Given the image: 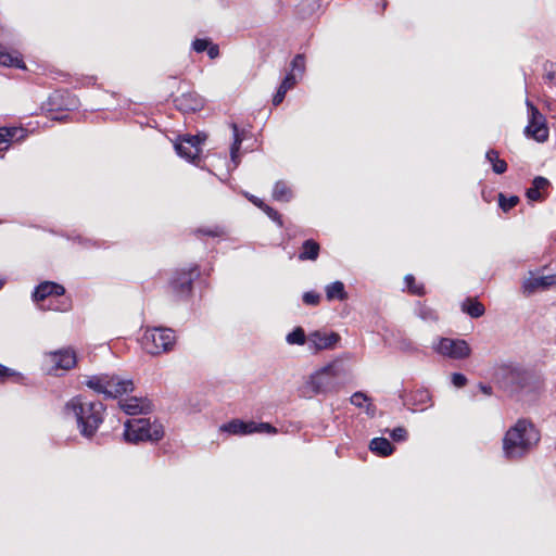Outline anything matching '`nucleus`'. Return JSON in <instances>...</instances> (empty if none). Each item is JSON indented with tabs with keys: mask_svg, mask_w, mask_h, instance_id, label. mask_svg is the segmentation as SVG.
I'll return each instance as SVG.
<instances>
[{
	"mask_svg": "<svg viewBox=\"0 0 556 556\" xmlns=\"http://www.w3.org/2000/svg\"><path fill=\"white\" fill-rule=\"evenodd\" d=\"M494 381L509 397L518 401L533 395L539 390L535 375L519 364H502L495 368Z\"/></svg>",
	"mask_w": 556,
	"mask_h": 556,
	"instance_id": "nucleus-1",
	"label": "nucleus"
},
{
	"mask_svg": "<svg viewBox=\"0 0 556 556\" xmlns=\"http://www.w3.org/2000/svg\"><path fill=\"white\" fill-rule=\"evenodd\" d=\"M541 440L535 425L526 418L517 420L503 438V454L507 460L516 462L530 454Z\"/></svg>",
	"mask_w": 556,
	"mask_h": 556,
	"instance_id": "nucleus-2",
	"label": "nucleus"
},
{
	"mask_svg": "<svg viewBox=\"0 0 556 556\" xmlns=\"http://www.w3.org/2000/svg\"><path fill=\"white\" fill-rule=\"evenodd\" d=\"M65 409L75 416L79 433L90 439L103 422L105 406L100 401L84 402L80 396H75L66 403Z\"/></svg>",
	"mask_w": 556,
	"mask_h": 556,
	"instance_id": "nucleus-3",
	"label": "nucleus"
},
{
	"mask_svg": "<svg viewBox=\"0 0 556 556\" xmlns=\"http://www.w3.org/2000/svg\"><path fill=\"white\" fill-rule=\"evenodd\" d=\"M339 367L336 364H329L315 374L301 387L300 395L303 397H313L316 394H327L336 392L342 386L339 377Z\"/></svg>",
	"mask_w": 556,
	"mask_h": 556,
	"instance_id": "nucleus-4",
	"label": "nucleus"
},
{
	"mask_svg": "<svg viewBox=\"0 0 556 556\" xmlns=\"http://www.w3.org/2000/svg\"><path fill=\"white\" fill-rule=\"evenodd\" d=\"M86 386L105 399H117L134 390V383L128 379H121L116 375L100 374L89 377Z\"/></svg>",
	"mask_w": 556,
	"mask_h": 556,
	"instance_id": "nucleus-5",
	"label": "nucleus"
},
{
	"mask_svg": "<svg viewBox=\"0 0 556 556\" xmlns=\"http://www.w3.org/2000/svg\"><path fill=\"white\" fill-rule=\"evenodd\" d=\"M163 426L156 420L151 421L149 418H139L127 420L125 422L124 439L126 442H157L163 438Z\"/></svg>",
	"mask_w": 556,
	"mask_h": 556,
	"instance_id": "nucleus-6",
	"label": "nucleus"
},
{
	"mask_svg": "<svg viewBox=\"0 0 556 556\" xmlns=\"http://www.w3.org/2000/svg\"><path fill=\"white\" fill-rule=\"evenodd\" d=\"M176 343L175 332L170 328L155 327L144 332L142 344L151 355L169 352Z\"/></svg>",
	"mask_w": 556,
	"mask_h": 556,
	"instance_id": "nucleus-7",
	"label": "nucleus"
},
{
	"mask_svg": "<svg viewBox=\"0 0 556 556\" xmlns=\"http://www.w3.org/2000/svg\"><path fill=\"white\" fill-rule=\"evenodd\" d=\"M200 276L199 266L194 265L189 269L176 270L170 280L169 287L178 299H187L193 288V281Z\"/></svg>",
	"mask_w": 556,
	"mask_h": 556,
	"instance_id": "nucleus-8",
	"label": "nucleus"
},
{
	"mask_svg": "<svg viewBox=\"0 0 556 556\" xmlns=\"http://www.w3.org/2000/svg\"><path fill=\"white\" fill-rule=\"evenodd\" d=\"M206 135H184L179 136L175 143V151L187 161L197 164L200 162L201 144L205 141Z\"/></svg>",
	"mask_w": 556,
	"mask_h": 556,
	"instance_id": "nucleus-9",
	"label": "nucleus"
},
{
	"mask_svg": "<svg viewBox=\"0 0 556 556\" xmlns=\"http://www.w3.org/2000/svg\"><path fill=\"white\" fill-rule=\"evenodd\" d=\"M526 104L529 116V123L525 128L526 136L538 142H545L548 139V128L544 115L531 101L527 100Z\"/></svg>",
	"mask_w": 556,
	"mask_h": 556,
	"instance_id": "nucleus-10",
	"label": "nucleus"
},
{
	"mask_svg": "<svg viewBox=\"0 0 556 556\" xmlns=\"http://www.w3.org/2000/svg\"><path fill=\"white\" fill-rule=\"evenodd\" d=\"M433 350L452 359H465L471 354V349L464 339L440 338Z\"/></svg>",
	"mask_w": 556,
	"mask_h": 556,
	"instance_id": "nucleus-11",
	"label": "nucleus"
},
{
	"mask_svg": "<svg viewBox=\"0 0 556 556\" xmlns=\"http://www.w3.org/2000/svg\"><path fill=\"white\" fill-rule=\"evenodd\" d=\"M339 340L340 336L337 332L326 333L316 330L307 336L308 348L315 352L332 349Z\"/></svg>",
	"mask_w": 556,
	"mask_h": 556,
	"instance_id": "nucleus-12",
	"label": "nucleus"
},
{
	"mask_svg": "<svg viewBox=\"0 0 556 556\" xmlns=\"http://www.w3.org/2000/svg\"><path fill=\"white\" fill-rule=\"evenodd\" d=\"M65 288L54 281H42L34 290L31 298L37 304L54 296H63Z\"/></svg>",
	"mask_w": 556,
	"mask_h": 556,
	"instance_id": "nucleus-13",
	"label": "nucleus"
},
{
	"mask_svg": "<svg viewBox=\"0 0 556 556\" xmlns=\"http://www.w3.org/2000/svg\"><path fill=\"white\" fill-rule=\"evenodd\" d=\"M174 105L182 113H191L202 110L204 100L195 92H186L174 99Z\"/></svg>",
	"mask_w": 556,
	"mask_h": 556,
	"instance_id": "nucleus-14",
	"label": "nucleus"
},
{
	"mask_svg": "<svg viewBox=\"0 0 556 556\" xmlns=\"http://www.w3.org/2000/svg\"><path fill=\"white\" fill-rule=\"evenodd\" d=\"M118 405L127 415L148 414L152 410V403L147 397L131 396L121 400Z\"/></svg>",
	"mask_w": 556,
	"mask_h": 556,
	"instance_id": "nucleus-15",
	"label": "nucleus"
},
{
	"mask_svg": "<svg viewBox=\"0 0 556 556\" xmlns=\"http://www.w3.org/2000/svg\"><path fill=\"white\" fill-rule=\"evenodd\" d=\"M50 356L55 367L63 370L72 369L77 363L76 352L71 348L51 352Z\"/></svg>",
	"mask_w": 556,
	"mask_h": 556,
	"instance_id": "nucleus-16",
	"label": "nucleus"
},
{
	"mask_svg": "<svg viewBox=\"0 0 556 556\" xmlns=\"http://www.w3.org/2000/svg\"><path fill=\"white\" fill-rule=\"evenodd\" d=\"M551 187V182L547 178L536 176L532 180V185L526 191V197L530 201L543 202L547 197V189Z\"/></svg>",
	"mask_w": 556,
	"mask_h": 556,
	"instance_id": "nucleus-17",
	"label": "nucleus"
},
{
	"mask_svg": "<svg viewBox=\"0 0 556 556\" xmlns=\"http://www.w3.org/2000/svg\"><path fill=\"white\" fill-rule=\"evenodd\" d=\"M556 285V275H547V276H531L523 281L522 288L523 292L531 294L538 290H546L552 286Z\"/></svg>",
	"mask_w": 556,
	"mask_h": 556,
	"instance_id": "nucleus-18",
	"label": "nucleus"
},
{
	"mask_svg": "<svg viewBox=\"0 0 556 556\" xmlns=\"http://www.w3.org/2000/svg\"><path fill=\"white\" fill-rule=\"evenodd\" d=\"M404 405L413 412H422L431 405V395L426 389L416 390L404 400Z\"/></svg>",
	"mask_w": 556,
	"mask_h": 556,
	"instance_id": "nucleus-19",
	"label": "nucleus"
},
{
	"mask_svg": "<svg viewBox=\"0 0 556 556\" xmlns=\"http://www.w3.org/2000/svg\"><path fill=\"white\" fill-rule=\"evenodd\" d=\"M62 100H63V93H61L60 91H56L52 96L49 97V101H48L47 105H48V111L51 113L50 117L52 121L61 122L67 117V114L63 113V112L68 111L70 105L72 103L63 104Z\"/></svg>",
	"mask_w": 556,
	"mask_h": 556,
	"instance_id": "nucleus-20",
	"label": "nucleus"
},
{
	"mask_svg": "<svg viewBox=\"0 0 556 556\" xmlns=\"http://www.w3.org/2000/svg\"><path fill=\"white\" fill-rule=\"evenodd\" d=\"M255 421H243L241 419H232L220 426V431L235 435H245L255 433Z\"/></svg>",
	"mask_w": 556,
	"mask_h": 556,
	"instance_id": "nucleus-21",
	"label": "nucleus"
},
{
	"mask_svg": "<svg viewBox=\"0 0 556 556\" xmlns=\"http://www.w3.org/2000/svg\"><path fill=\"white\" fill-rule=\"evenodd\" d=\"M369 450L378 456L387 457L393 454L395 447L386 438H374L369 443Z\"/></svg>",
	"mask_w": 556,
	"mask_h": 556,
	"instance_id": "nucleus-22",
	"label": "nucleus"
},
{
	"mask_svg": "<svg viewBox=\"0 0 556 556\" xmlns=\"http://www.w3.org/2000/svg\"><path fill=\"white\" fill-rule=\"evenodd\" d=\"M320 251V245L314 239H307L302 243L299 260L300 261H316Z\"/></svg>",
	"mask_w": 556,
	"mask_h": 556,
	"instance_id": "nucleus-23",
	"label": "nucleus"
},
{
	"mask_svg": "<svg viewBox=\"0 0 556 556\" xmlns=\"http://www.w3.org/2000/svg\"><path fill=\"white\" fill-rule=\"evenodd\" d=\"M462 311L471 318H479L484 315L485 307L475 298H467L462 303Z\"/></svg>",
	"mask_w": 556,
	"mask_h": 556,
	"instance_id": "nucleus-24",
	"label": "nucleus"
},
{
	"mask_svg": "<svg viewBox=\"0 0 556 556\" xmlns=\"http://www.w3.org/2000/svg\"><path fill=\"white\" fill-rule=\"evenodd\" d=\"M325 291L328 301H345L349 298L348 292L345 291L344 283L339 280L331 282L330 285H327Z\"/></svg>",
	"mask_w": 556,
	"mask_h": 556,
	"instance_id": "nucleus-25",
	"label": "nucleus"
},
{
	"mask_svg": "<svg viewBox=\"0 0 556 556\" xmlns=\"http://www.w3.org/2000/svg\"><path fill=\"white\" fill-rule=\"evenodd\" d=\"M292 190L288 187V185L279 180L275 184L273 189V198L279 202H289L292 199Z\"/></svg>",
	"mask_w": 556,
	"mask_h": 556,
	"instance_id": "nucleus-26",
	"label": "nucleus"
},
{
	"mask_svg": "<svg viewBox=\"0 0 556 556\" xmlns=\"http://www.w3.org/2000/svg\"><path fill=\"white\" fill-rule=\"evenodd\" d=\"M485 159L492 164V170L495 174L501 175L507 170V163L500 159L496 150L490 149L485 154Z\"/></svg>",
	"mask_w": 556,
	"mask_h": 556,
	"instance_id": "nucleus-27",
	"label": "nucleus"
},
{
	"mask_svg": "<svg viewBox=\"0 0 556 556\" xmlns=\"http://www.w3.org/2000/svg\"><path fill=\"white\" fill-rule=\"evenodd\" d=\"M10 379L15 383L23 384L25 377L21 372L0 364V382L2 383Z\"/></svg>",
	"mask_w": 556,
	"mask_h": 556,
	"instance_id": "nucleus-28",
	"label": "nucleus"
},
{
	"mask_svg": "<svg viewBox=\"0 0 556 556\" xmlns=\"http://www.w3.org/2000/svg\"><path fill=\"white\" fill-rule=\"evenodd\" d=\"M0 64L9 67L25 68L23 60L13 56L0 46Z\"/></svg>",
	"mask_w": 556,
	"mask_h": 556,
	"instance_id": "nucleus-29",
	"label": "nucleus"
},
{
	"mask_svg": "<svg viewBox=\"0 0 556 556\" xmlns=\"http://www.w3.org/2000/svg\"><path fill=\"white\" fill-rule=\"evenodd\" d=\"M1 134H3L7 139V143L10 146L13 141H18L24 138V128L18 127H2L0 128Z\"/></svg>",
	"mask_w": 556,
	"mask_h": 556,
	"instance_id": "nucleus-30",
	"label": "nucleus"
},
{
	"mask_svg": "<svg viewBox=\"0 0 556 556\" xmlns=\"http://www.w3.org/2000/svg\"><path fill=\"white\" fill-rule=\"evenodd\" d=\"M287 342L291 345L298 344L303 345L307 341V337L305 334V331L302 327H295L291 332L287 334L286 338Z\"/></svg>",
	"mask_w": 556,
	"mask_h": 556,
	"instance_id": "nucleus-31",
	"label": "nucleus"
},
{
	"mask_svg": "<svg viewBox=\"0 0 556 556\" xmlns=\"http://www.w3.org/2000/svg\"><path fill=\"white\" fill-rule=\"evenodd\" d=\"M417 315L425 321H435L439 318L435 309L420 302H418Z\"/></svg>",
	"mask_w": 556,
	"mask_h": 556,
	"instance_id": "nucleus-32",
	"label": "nucleus"
},
{
	"mask_svg": "<svg viewBox=\"0 0 556 556\" xmlns=\"http://www.w3.org/2000/svg\"><path fill=\"white\" fill-rule=\"evenodd\" d=\"M404 281L409 293L418 296L425 295L426 291L424 285H416L415 277L413 275H406Z\"/></svg>",
	"mask_w": 556,
	"mask_h": 556,
	"instance_id": "nucleus-33",
	"label": "nucleus"
},
{
	"mask_svg": "<svg viewBox=\"0 0 556 556\" xmlns=\"http://www.w3.org/2000/svg\"><path fill=\"white\" fill-rule=\"evenodd\" d=\"M519 203V198L517 195L506 197L503 193L498 194V205L504 212H508L513 207H515Z\"/></svg>",
	"mask_w": 556,
	"mask_h": 556,
	"instance_id": "nucleus-34",
	"label": "nucleus"
},
{
	"mask_svg": "<svg viewBox=\"0 0 556 556\" xmlns=\"http://www.w3.org/2000/svg\"><path fill=\"white\" fill-rule=\"evenodd\" d=\"M302 300L306 305L317 306L320 303L321 295L315 291H307L303 293Z\"/></svg>",
	"mask_w": 556,
	"mask_h": 556,
	"instance_id": "nucleus-35",
	"label": "nucleus"
},
{
	"mask_svg": "<svg viewBox=\"0 0 556 556\" xmlns=\"http://www.w3.org/2000/svg\"><path fill=\"white\" fill-rule=\"evenodd\" d=\"M390 437L395 442H403L406 441L408 432L404 427H396L390 431Z\"/></svg>",
	"mask_w": 556,
	"mask_h": 556,
	"instance_id": "nucleus-36",
	"label": "nucleus"
},
{
	"mask_svg": "<svg viewBox=\"0 0 556 556\" xmlns=\"http://www.w3.org/2000/svg\"><path fill=\"white\" fill-rule=\"evenodd\" d=\"M210 45H211V39L197 38L192 42V49L198 53H202V52L206 51V49Z\"/></svg>",
	"mask_w": 556,
	"mask_h": 556,
	"instance_id": "nucleus-37",
	"label": "nucleus"
},
{
	"mask_svg": "<svg viewBox=\"0 0 556 556\" xmlns=\"http://www.w3.org/2000/svg\"><path fill=\"white\" fill-rule=\"evenodd\" d=\"M263 212L266 213V215L273 219L274 222H276L280 227L282 226V218H281V215L278 211H276L274 207L265 204L264 207L262 208Z\"/></svg>",
	"mask_w": 556,
	"mask_h": 556,
	"instance_id": "nucleus-38",
	"label": "nucleus"
},
{
	"mask_svg": "<svg viewBox=\"0 0 556 556\" xmlns=\"http://www.w3.org/2000/svg\"><path fill=\"white\" fill-rule=\"evenodd\" d=\"M350 401L356 407H363L364 402L370 401V397L367 394H365L361 391H357L352 394Z\"/></svg>",
	"mask_w": 556,
	"mask_h": 556,
	"instance_id": "nucleus-39",
	"label": "nucleus"
},
{
	"mask_svg": "<svg viewBox=\"0 0 556 556\" xmlns=\"http://www.w3.org/2000/svg\"><path fill=\"white\" fill-rule=\"evenodd\" d=\"M305 68V58L303 54H296L291 61V72H303Z\"/></svg>",
	"mask_w": 556,
	"mask_h": 556,
	"instance_id": "nucleus-40",
	"label": "nucleus"
},
{
	"mask_svg": "<svg viewBox=\"0 0 556 556\" xmlns=\"http://www.w3.org/2000/svg\"><path fill=\"white\" fill-rule=\"evenodd\" d=\"M255 432L257 433H277V429L268 422H255Z\"/></svg>",
	"mask_w": 556,
	"mask_h": 556,
	"instance_id": "nucleus-41",
	"label": "nucleus"
},
{
	"mask_svg": "<svg viewBox=\"0 0 556 556\" xmlns=\"http://www.w3.org/2000/svg\"><path fill=\"white\" fill-rule=\"evenodd\" d=\"M289 91L285 86L279 85L276 93L273 97V105L278 106L280 103H282L286 93Z\"/></svg>",
	"mask_w": 556,
	"mask_h": 556,
	"instance_id": "nucleus-42",
	"label": "nucleus"
},
{
	"mask_svg": "<svg viewBox=\"0 0 556 556\" xmlns=\"http://www.w3.org/2000/svg\"><path fill=\"white\" fill-rule=\"evenodd\" d=\"M240 148H241V144H237V143H233L231 144L230 147V160L233 164V167L232 168H236L239 163H240V156H239V151H240Z\"/></svg>",
	"mask_w": 556,
	"mask_h": 556,
	"instance_id": "nucleus-43",
	"label": "nucleus"
},
{
	"mask_svg": "<svg viewBox=\"0 0 556 556\" xmlns=\"http://www.w3.org/2000/svg\"><path fill=\"white\" fill-rule=\"evenodd\" d=\"M452 383L456 387V388H463L467 384L468 380L466 378V376L464 374H460V372H454L452 374V379H451Z\"/></svg>",
	"mask_w": 556,
	"mask_h": 556,
	"instance_id": "nucleus-44",
	"label": "nucleus"
},
{
	"mask_svg": "<svg viewBox=\"0 0 556 556\" xmlns=\"http://www.w3.org/2000/svg\"><path fill=\"white\" fill-rule=\"evenodd\" d=\"M296 84L295 75L294 73L290 72L286 75V77L281 81V86H285L287 89H292L294 85Z\"/></svg>",
	"mask_w": 556,
	"mask_h": 556,
	"instance_id": "nucleus-45",
	"label": "nucleus"
},
{
	"mask_svg": "<svg viewBox=\"0 0 556 556\" xmlns=\"http://www.w3.org/2000/svg\"><path fill=\"white\" fill-rule=\"evenodd\" d=\"M231 128L233 132V143L242 144L244 137L243 134L240 131L238 125L236 123H232Z\"/></svg>",
	"mask_w": 556,
	"mask_h": 556,
	"instance_id": "nucleus-46",
	"label": "nucleus"
},
{
	"mask_svg": "<svg viewBox=\"0 0 556 556\" xmlns=\"http://www.w3.org/2000/svg\"><path fill=\"white\" fill-rule=\"evenodd\" d=\"M244 195H245V198H247L250 202H252L255 206H257V207H258V208H261V210H262V208L264 207V205L266 204V203H264V201H263V200H261L260 198H257V197H255V195H253V194L245 193Z\"/></svg>",
	"mask_w": 556,
	"mask_h": 556,
	"instance_id": "nucleus-47",
	"label": "nucleus"
},
{
	"mask_svg": "<svg viewBox=\"0 0 556 556\" xmlns=\"http://www.w3.org/2000/svg\"><path fill=\"white\" fill-rule=\"evenodd\" d=\"M206 52L210 59H215L219 55V47L211 42V45L206 49Z\"/></svg>",
	"mask_w": 556,
	"mask_h": 556,
	"instance_id": "nucleus-48",
	"label": "nucleus"
},
{
	"mask_svg": "<svg viewBox=\"0 0 556 556\" xmlns=\"http://www.w3.org/2000/svg\"><path fill=\"white\" fill-rule=\"evenodd\" d=\"M198 232L202 233L204 236H210V237H217L220 233L218 229H203V228L198 229Z\"/></svg>",
	"mask_w": 556,
	"mask_h": 556,
	"instance_id": "nucleus-49",
	"label": "nucleus"
},
{
	"mask_svg": "<svg viewBox=\"0 0 556 556\" xmlns=\"http://www.w3.org/2000/svg\"><path fill=\"white\" fill-rule=\"evenodd\" d=\"M478 387H479L480 391H481L483 394H485V395H492V393H493V388H492L490 384H485V383L480 382Z\"/></svg>",
	"mask_w": 556,
	"mask_h": 556,
	"instance_id": "nucleus-50",
	"label": "nucleus"
},
{
	"mask_svg": "<svg viewBox=\"0 0 556 556\" xmlns=\"http://www.w3.org/2000/svg\"><path fill=\"white\" fill-rule=\"evenodd\" d=\"M71 306V301L68 299H63L61 302H60V305L55 306L54 309H59V311H67Z\"/></svg>",
	"mask_w": 556,
	"mask_h": 556,
	"instance_id": "nucleus-51",
	"label": "nucleus"
},
{
	"mask_svg": "<svg viewBox=\"0 0 556 556\" xmlns=\"http://www.w3.org/2000/svg\"><path fill=\"white\" fill-rule=\"evenodd\" d=\"M544 79L546 83H555L556 84V72H554V71L546 72V74L544 75Z\"/></svg>",
	"mask_w": 556,
	"mask_h": 556,
	"instance_id": "nucleus-52",
	"label": "nucleus"
},
{
	"mask_svg": "<svg viewBox=\"0 0 556 556\" xmlns=\"http://www.w3.org/2000/svg\"><path fill=\"white\" fill-rule=\"evenodd\" d=\"M403 349L406 350V351H416L417 349L414 346L413 342L408 341V342H403Z\"/></svg>",
	"mask_w": 556,
	"mask_h": 556,
	"instance_id": "nucleus-53",
	"label": "nucleus"
},
{
	"mask_svg": "<svg viewBox=\"0 0 556 556\" xmlns=\"http://www.w3.org/2000/svg\"><path fill=\"white\" fill-rule=\"evenodd\" d=\"M316 3H317L316 0H303L301 5L312 7V5H315Z\"/></svg>",
	"mask_w": 556,
	"mask_h": 556,
	"instance_id": "nucleus-54",
	"label": "nucleus"
},
{
	"mask_svg": "<svg viewBox=\"0 0 556 556\" xmlns=\"http://www.w3.org/2000/svg\"><path fill=\"white\" fill-rule=\"evenodd\" d=\"M375 409H376V407L372 404H368L367 407H366L367 414H369L371 416L374 415Z\"/></svg>",
	"mask_w": 556,
	"mask_h": 556,
	"instance_id": "nucleus-55",
	"label": "nucleus"
},
{
	"mask_svg": "<svg viewBox=\"0 0 556 556\" xmlns=\"http://www.w3.org/2000/svg\"><path fill=\"white\" fill-rule=\"evenodd\" d=\"M3 287V281L0 280V289Z\"/></svg>",
	"mask_w": 556,
	"mask_h": 556,
	"instance_id": "nucleus-56",
	"label": "nucleus"
}]
</instances>
